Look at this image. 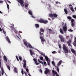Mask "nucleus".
<instances>
[{
	"label": "nucleus",
	"mask_w": 76,
	"mask_h": 76,
	"mask_svg": "<svg viewBox=\"0 0 76 76\" xmlns=\"http://www.w3.org/2000/svg\"><path fill=\"white\" fill-rule=\"evenodd\" d=\"M40 38L41 39V42L43 44H44V42L45 41V39L44 37H43V33L41 32H44V29L42 28H41L40 30Z\"/></svg>",
	"instance_id": "obj_1"
},
{
	"label": "nucleus",
	"mask_w": 76,
	"mask_h": 76,
	"mask_svg": "<svg viewBox=\"0 0 76 76\" xmlns=\"http://www.w3.org/2000/svg\"><path fill=\"white\" fill-rule=\"evenodd\" d=\"M39 53H40L41 55H42V56H44L45 57V58L46 60V61L48 62V65H49V66H50V59L47 56H45V54L42 52L41 51L39 50V51H38Z\"/></svg>",
	"instance_id": "obj_2"
},
{
	"label": "nucleus",
	"mask_w": 76,
	"mask_h": 76,
	"mask_svg": "<svg viewBox=\"0 0 76 76\" xmlns=\"http://www.w3.org/2000/svg\"><path fill=\"white\" fill-rule=\"evenodd\" d=\"M23 42H24V44L25 45V46L27 48L29 47V48H31L33 49L34 47L31 46V45L25 39L23 40Z\"/></svg>",
	"instance_id": "obj_3"
},
{
	"label": "nucleus",
	"mask_w": 76,
	"mask_h": 76,
	"mask_svg": "<svg viewBox=\"0 0 76 76\" xmlns=\"http://www.w3.org/2000/svg\"><path fill=\"white\" fill-rule=\"evenodd\" d=\"M63 48L64 50L65 53L67 54L69 53V50L67 49V47L66 46V45L65 44L63 45Z\"/></svg>",
	"instance_id": "obj_4"
},
{
	"label": "nucleus",
	"mask_w": 76,
	"mask_h": 76,
	"mask_svg": "<svg viewBox=\"0 0 76 76\" xmlns=\"http://www.w3.org/2000/svg\"><path fill=\"white\" fill-rule=\"evenodd\" d=\"M39 22H40V23H43L45 24L48 23V21L44 20L43 19H40L39 20Z\"/></svg>",
	"instance_id": "obj_5"
},
{
	"label": "nucleus",
	"mask_w": 76,
	"mask_h": 76,
	"mask_svg": "<svg viewBox=\"0 0 76 76\" xmlns=\"http://www.w3.org/2000/svg\"><path fill=\"white\" fill-rule=\"evenodd\" d=\"M18 1V2L20 3V5L22 7L24 6V4H23V0H16Z\"/></svg>",
	"instance_id": "obj_6"
},
{
	"label": "nucleus",
	"mask_w": 76,
	"mask_h": 76,
	"mask_svg": "<svg viewBox=\"0 0 76 76\" xmlns=\"http://www.w3.org/2000/svg\"><path fill=\"white\" fill-rule=\"evenodd\" d=\"M28 13L30 15H31V17L32 18H34V19L35 18V17L33 16V14L32 13V11L31 10H29L28 11Z\"/></svg>",
	"instance_id": "obj_7"
},
{
	"label": "nucleus",
	"mask_w": 76,
	"mask_h": 76,
	"mask_svg": "<svg viewBox=\"0 0 76 76\" xmlns=\"http://www.w3.org/2000/svg\"><path fill=\"white\" fill-rule=\"evenodd\" d=\"M49 16L51 18H53V17H54V18H57V17L58 16V15L56 14H54L53 15L52 14H50L49 15Z\"/></svg>",
	"instance_id": "obj_8"
},
{
	"label": "nucleus",
	"mask_w": 76,
	"mask_h": 76,
	"mask_svg": "<svg viewBox=\"0 0 76 76\" xmlns=\"http://www.w3.org/2000/svg\"><path fill=\"white\" fill-rule=\"evenodd\" d=\"M14 31L15 32V33H16V36H17V37L19 39H20V38H21V36H20V34H19L17 33V31H16V30H14Z\"/></svg>",
	"instance_id": "obj_9"
},
{
	"label": "nucleus",
	"mask_w": 76,
	"mask_h": 76,
	"mask_svg": "<svg viewBox=\"0 0 76 76\" xmlns=\"http://www.w3.org/2000/svg\"><path fill=\"white\" fill-rule=\"evenodd\" d=\"M66 23L65 24V26H63V29L64 31L65 32V33L66 34V31H67V28L66 25Z\"/></svg>",
	"instance_id": "obj_10"
},
{
	"label": "nucleus",
	"mask_w": 76,
	"mask_h": 76,
	"mask_svg": "<svg viewBox=\"0 0 76 76\" xmlns=\"http://www.w3.org/2000/svg\"><path fill=\"white\" fill-rule=\"evenodd\" d=\"M47 30L49 34H55L54 32H52V30L51 29L47 28Z\"/></svg>",
	"instance_id": "obj_11"
},
{
	"label": "nucleus",
	"mask_w": 76,
	"mask_h": 76,
	"mask_svg": "<svg viewBox=\"0 0 76 76\" xmlns=\"http://www.w3.org/2000/svg\"><path fill=\"white\" fill-rule=\"evenodd\" d=\"M59 38L61 39V41L62 42H64V39L63 38V37L62 35H59Z\"/></svg>",
	"instance_id": "obj_12"
},
{
	"label": "nucleus",
	"mask_w": 76,
	"mask_h": 76,
	"mask_svg": "<svg viewBox=\"0 0 76 76\" xmlns=\"http://www.w3.org/2000/svg\"><path fill=\"white\" fill-rule=\"evenodd\" d=\"M45 74H47L48 73H50V70L48 68H45Z\"/></svg>",
	"instance_id": "obj_13"
},
{
	"label": "nucleus",
	"mask_w": 76,
	"mask_h": 76,
	"mask_svg": "<svg viewBox=\"0 0 76 76\" xmlns=\"http://www.w3.org/2000/svg\"><path fill=\"white\" fill-rule=\"evenodd\" d=\"M52 72L53 73V74H54V75L55 74L56 76H59V75H58V74L57 72L53 70H52Z\"/></svg>",
	"instance_id": "obj_14"
},
{
	"label": "nucleus",
	"mask_w": 76,
	"mask_h": 76,
	"mask_svg": "<svg viewBox=\"0 0 76 76\" xmlns=\"http://www.w3.org/2000/svg\"><path fill=\"white\" fill-rule=\"evenodd\" d=\"M71 40H69L68 42H67V44H68V46L69 47H72V45L70 44V43H71Z\"/></svg>",
	"instance_id": "obj_15"
},
{
	"label": "nucleus",
	"mask_w": 76,
	"mask_h": 76,
	"mask_svg": "<svg viewBox=\"0 0 76 76\" xmlns=\"http://www.w3.org/2000/svg\"><path fill=\"white\" fill-rule=\"evenodd\" d=\"M23 62H24L23 64V67L24 68H26V60H23Z\"/></svg>",
	"instance_id": "obj_16"
},
{
	"label": "nucleus",
	"mask_w": 76,
	"mask_h": 76,
	"mask_svg": "<svg viewBox=\"0 0 76 76\" xmlns=\"http://www.w3.org/2000/svg\"><path fill=\"white\" fill-rule=\"evenodd\" d=\"M6 39L7 41V42H8V43H10L11 42H10V39H9V37H8V36H7L6 37Z\"/></svg>",
	"instance_id": "obj_17"
},
{
	"label": "nucleus",
	"mask_w": 76,
	"mask_h": 76,
	"mask_svg": "<svg viewBox=\"0 0 76 76\" xmlns=\"http://www.w3.org/2000/svg\"><path fill=\"white\" fill-rule=\"evenodd\" d=\"M69 6L70 7V9L72 11L74 12H75V10H74V9H73V7H72V5H69Z\"/></svg>",
	"instance_id": "obj_18"
},
{
	"label": "nucleus",
	"mask_w": 76,
	"mask_h": 76,
	"mask_svg": "<svg viewBox=\"0 0 76 76\" xmlns=\"http://www.w3.org/2000/svg\"><path fill=\"white\" fill-rule=\"evenodd\" d=\"M71 50L72 52L74 54H75V56H76V51H75V50H74L73 49H72V48L71 49Z\"/></svg>",
	"instance_id": "obj_19"
},
{
	"label": "nucleus",
	"mask_w": 76,
	"mask_h": 76,
	"mask_svg": "<svg viewBox=\"0 0 76 76\" xmlns=\"http://www.w3.org/2000/svg\"><path fill=\"white\" fill-rule=\"evenodd\" d=\"M34 61H35V63L36 65H38L39 64V63L37 62V60L35 58H34L33 59Z\"/></svg>",
	"instance_id": "obj_20"
},
{
	"label": "nucleus",
	"mask_w": 76,
	"mask_h": 76,
	"mask_svg": "<svg viewBox=\"0 0 76 76\" xmlns=\"http://www.w3.org/2000/svg\"><path fill=\"white\" fill-rule=\"evenodd\" d=\"M61 63H62V61L61 60H60L59 62L58 63L57 66L58 67L59 66L61 65Z\"/></svg>",
	"instance_id": "obj_21"
},
{
	"label": "nucleus",
	"mask_w": 76,
	"mask_h": 76,
	"mask_svg": "<svg viewBox=\"0 0 76 76\" xmlns=\"http://www.w3.org/2000/svg\"><path fill=\"white\" fill-rule=\"evenodd\" d=\"M74 21V20L72 19L71 20V22H72L71 25L72 26V27H73V26H74V23H73Z\"/></svg>",
	"instance_id": "obj_22"
},
{
	"label": "nucleus",
	"mask_w": 76,
	"mask_h": 76,
	"mask_svg": "<svg viewBox=\"0 0 76 76\" xmlns=\"http://www.w3.org/2000/svg\"><path fill=\"white\" fill-rule=\"evenodd\" d=\"M14 71L15 73H18V68L16 67H15L14 69Z\"/></svg>",
	"instance_id": "obj_23"
},
{
	"label": "nucleus",
	"mask_w": 76,
	"mask_h": 76,
	"mask_svg": "<svg viewBox=\"0 0 76 76\" xmlns=\"http://www.w3.org/2000/svg\"><path fill=\"white\" fill-rule=\"evenodd\" d=\"M3 58L4 60L5 61H6V62H7V57H6V56H4Z\"/></svg>",
	"instance_id": "obj_24"
},
{
	"label": "nucleus",
	"mask_w": 76,
	"mask_h": 76,
	"mask_svg": "<svg viewBox=\"0 0 76 76\" xmlns=\"http://www.w3.org/2000/svg\"><path fill=\"white\" fill-rule=\"evenodd\" d=\"M24 6L25 7H27L28 6V4L27 3V2H25L24 4Z\"/></svg>",
	"instance_id": "obj_25"
},
{
	"label": "nucleus",
	"mask_w": 76,
	"mask_h": 76,
	"mask_svg": "<svg viewBox=\"0 0 76 76\" xmlns=\"http://www.w3.org/2000/svg\"><path fill=\"white\" fill-rule=\"evenodd\" d=\"M1 74L2 75H3L4 74V70H3V67H1Z\"/></svg>",
	"instance_id": "obj_26"
},
{
	"label": "nucleus",
	"mask_w": 76,
	"mask_h": 76,
	"mask_svg": "<svg viewBox=\"0 0 76 76\" xmlns=\"http://www.w3.org/2000/svg\"><path fill=\"white\" fill-rule=\"evenodd\" d=\"M59 31L60 32H61V34H64V33L63 32V30L62 29H60Z\"/></svg>",
	"instance_id": "obj_27"
},
{
	"label": "nucleus",
	"mask_w": 76,
	"mask_h": 76,
	"mask_svg": "<svg viewBox=\"0 0 76 76\" xmlns=\"http://www.w3.org/2000/svg\"><path fill=\"white\" fill-rule=\"evenodd\" d=\"M35 26L36 28H38L39 27V25L38 24H35Z\"/></svg>",
	"instance_id": "obj_28"
},
{
	"label": "nucleus",
	"mask_w": 76,
	"mask_h": 76,
	"mask_svg": "<svg viewBox=\"0 0 76 76\" xmlns=\"http://www.w3.org/2000/svg\"><path fill=\"white\" fill-rule=\"evenodd\" d=\"M29 51L30 52L31 56H32V54H33V52H32V50H30Z\"/></svg>",
	"instance_id": "obj_29"
},
{
	"label": "nucleus",
	"mask_w": 76,
	"mask_h": 76,
	"mask_svg": "<svg viewBox=\"0 0 76 76\" xmlns=\"http://www.w3.org/2000/svg\"><path fill=\"white\" fill-rule=\"evenodd\" d=\"M64 11L65 12V14L66 15H67V13H68L67 12V11L66 9H64Z\"/></svg>",
	"instance_id": "obj_30"
},
{
	"label": "nucleus",
	"mask_w": 76,
	"mask_h": 76,
	"mask_svg": "<svg viewBox=\"0 0 76 76\" xmlns=\"http://www.w3.org/2000/svg\"><path fill=\"white\" fill-rule=\"evenodd\" d=\"M38 61H39V63H41L42 64H43V62L42 61H40V59H38Z\"/></svg>",
	"instance_id": "obj_31"
},
{
	"label": "nucleus",
	"mask_w": 76,
	"mask_h": 76,
	"mask_svg": "<svg viewBox=\"0 0 76 76\" xmlns=\"http://www.w3.org/2000/svg\"><path fill=\"white\" fill-rule=\"evenodd\" d=\"M7 66L8 69H9V70L10 71V66H9V65H7Z\"/></svg>",
	"instance_id": "obj_32"
},
{
	"label": "nucleus",
	"mask_w": 76,
	"mask_h": 76,
	"mask_svg": "<svg viewBox=\"0 0 76 76\" xmlns=\"http://www.w3.org/2000/svg\"><path fill=\"white\" fill-rule=\"evenodd\" d=\"M39 58H40V59L41 60H43V58H44L41 56H40Z\"/></svg>",
	"instance_id": "obj_33"
},
{
	"label": "nucleus",
	"mask_w": 76,
	"mask_h": 76,
	"mask_svg": "<svg viewBox=\"0 0 76 76\" xmlns=\"http://www.w3.org/2000/svg\"><path fill=\"white\" fill-rule=\"evenodd\" d=\"M2 28H4V25L3 24H2V25H1V23L0 24Z\"/></svg>",
	"instance_id": "obj_34"
},
{
	"label": "nucleus",
	"mask_w": 76,
	"mask_h": 76,
	"mask_svg": "<svg viewBox=\"0 0 76 76\" xmlns=\"http://www.w3.org/2000/svg\"><path fill=\"white\" fill-rule=\"evenodd\" d=\"M67 18L68 19H69V20H71V19H72V17L69 16L67 17Z\"/></svg>",
	"instance_id": "obj_35"
},
{
	"label": "nucleus",
	"mask_w": 76,
	"mask_h": 76,
	"mask_svg": "<svg viewBox=\"0 0 76 76\" xmlns=\"http://www.w3.org/2000/svg\"><path fill=\"white\" fill-rule=\"evenodd\" d=\"M21 73H22V75H24V73H23V69H22Z\"/></svg>",
	"instance_id": "obj_36"
},
{
	"label": "nucleus",
	"mask_w": 76,
	"mask_h": 76,
	"mask_svg": "<svg viewBox=\"0 0 76 76\" xmlns=\"http://www.w3.org/2000/svg\"><path fill=\"white\" fill-rule=\"evenodd\" d=\"M52 54H55V53L56 54V53H57V52L55 51H53V52H52Z\"/></svg>",
	"instance_id": "obj_37"
},
{
	"label": "nucleus",
	"mask_w": 76,
	"mask_h": 76,
	"mask_svg": "<svg viewBox=\"0 0 76 76\" xmlns=\"http://www.w3.org/2000/svg\"><path fill=\"white\" fill-rule=\"evenodd\" d=\"M52 64H53V66H55V63H54V61H52Z\"/></svg>",
	"instance_id": "obj_38"
},
{
	"label": "nucleus",
	"mask_w": 76,
	"mask_h": 76,
	"mask_svg": "<svg viewBox=\"0 0 76 76\" xmlns=\"http://www.w3.org/2000/svg\"><path fill=\"white\" fill-rule=\"evenodd\" d=\"M7 9L8 10H9V4H7Z\"/></svg>",
	"instance_id": "obj_39"
},
{
	"label": "nucleus",
	"mask_w": 76,
	"mask_h": 76,
	"mask_svg": "<svg viewBox=\"0 0 76 76\" xmlns=\"http://www.w3.org/2000/svg\"><path fill=\"white\" fill-rule=\"evenodd\" d=\"M2 31H3V32L4 33L5 35H6V31H5L3 29L2 30Z\"/></svg>",
	"instance_id": "obj_40"
},
{
	"label": "nucleus",
	"mask_w": 76,
	"mask_h": 76,
	"mask_svg": "<svg viewBox=\"0 0 76 76\" xmlns=\"http://www.w3.org/2000/svg\"><path fill=\"white\" fill-rule=\"evenodd\" d=\"M72 17H73V18H75V19L76 18V15H73Z\"/></svg>",
	"instance_id": "obj_41"
},
{
	"label": "nucleus",
	"mask_w": 76,
	"mask_h": 76,
	"mask_svg": "<svg viewBox=\"0 0 76 76\" xmlns=\"http://www.w3.org/2000/svg\"><path fill=\"white\" fill-rule=\"evenodd\" d=\"M68 31H69V32H73V30H72L71 29H69V30H68Z\"/></svg>",
	"instance_id": "obj_42"
},
{
	"label": "nucleus",
	"mask_w": 76,
	"mask_h": 76,
	"mask_svg": "<svg viewBox=\"0 0 76 76\" xmlns=\"http://www.w3.org/2000/svg\"><path fill=\"white\" fill-rule=\"evenodd\" d=\"M19 59L20 61H22V57L21 56L19 57Z\"/></svg>",
	"instance_id": "obj_43"
},
{
	"label": "nucleus",
	"mask_w": 76,
	"mask_h": 76,
	"mask_svg": "<svg viewBox=\"0 0 76 76\" xmlns=\"http://www.w3.org/2000/svg\"><path fill=\"white\" fill-rule=\"evenodd\" d=\"M39 71L40 73H42V70L40 69L39 70Z\"/></svg>",
	"instance_id": "obj_44"
},
{
	"label": "nucleus",
	"mask_w": 76,
	"mask_h": 76,
	"mask_svg": "<svg viewBox=\"0 0 76 76\" xmlns=\"http://www.w3.org/2000/svg\"><path fill=\"white\" fill-rule=\"evenodd\" d=\"M57 72H58L59 73V69L58 68H57Z\"/></svg>",
	"instance_id": "obj_45"
},
{
	"label": "nucleus",
	"mask_w": 76,
	"mask_h": 76,
	"mask_svg": "<svg viewBox=\"0 0 76 76\" xmlns=\"http://www.w3.org/2000/svg\"><path fill=\"white\" fill-rule=\"evenodd\" d=\"M7 2H8V3H9L10 4V3H11V2H10L8 0H7Z\"/></svg>",
	"instance_id": "obj_46"
},
{
	"label": "nucleus",
	"mask_w": 76,
	"mask_h": 76,
	"mask_svg": "<svg viewBox=\"0 0 76 76\" xmlns=\"http://www.w3.org/2000/svg\"><path fill=\"white\" fill-rule=\"evenodd\" d=\"M26 70L27 72H28V71H29V70H28V69L26 68Z\"/></svg>",
	"instance_id": "obj_47"
},
{
	"label": "nucleus",
	"mask_w": 76,
	"mask_h": 76,
	"mask_svg": "<svg viewBox=\"0 0 76 76\" xmlns=\"http://www.w3.org/2000/svg\"><path fill=\"white\" fill-rule=\"evenodd\" d=\"M34 49L36 50H37L38 52L39 51V50H38L37 49V48H34Z\"/></svg>",
	"instance_id": "obj_48"
},
{
	"label": "nucleus",
	"mask_w": 76,
	"mask_h": 76,
	"mask_svg": "<svg viewBox=\"0 0 76 76\" xmlns=\"http://www.w3.org/2000/svg\"><path fill=\"white\" fill-rule=\"evenodd\" d=\"M47 63L45 62H44V63H43V64H44V65H45V64H46Z\"/></svg>",
	"instance_id": "obj_49"
},
{
	"label": "nucleus",
	"mask_w": 76,
	"mask_h": 76,
	"mask_svg": "<svg viewBox=\"0 0 76 76\" xmlns=\"http://www.w3.org/2000/svg\"><path fill=\"white\" fill-rule=\"evenodd\" d=\"M16 58L18 61H19V59H18V57L17 56H16Z\"/></svg>",
	"instance_id": "obj_50"
},
{
	"label": "nucleus",
	"mask_w": 76,
	"mask_h": 76,
	"mask_svg": "<svg viewBox=\"0 0 76 76\" xmlns=\"http://www.w3.org/2000/svg\"><path fill=\"white\" fill-rule=\"evenodd\" d=\"M3 1L0 0V3H3Z\"/></svg>",
	"instance_id": "obj_51"
},
{
	"label": "nucleus",
	"mask_w": 76,
	"mask_h": 76,
	"mask_svg": "<svg viewBox=\"0 0 76 76\" xmlns=\"http://www.w3.org/2000/svg\"><path fill=\"white\" fill-rule=\"evenodd\" d=\"M0 31L1 32V31H2V29H1V28H0Z\"/></svg>",
	"instance_id": "obj_52"
},
{
	"label": "nucleus",
	"mask_w": 76,
	"mask_h": 76,
	"mask_svg": "<svg viewBox=\"0 0 76 76\" xmlns=\"http://www.w3.org/2000/svg\"><path fill=\"white\" fill-rule=\"evenodd\" d=\"M59 48H61V45H59Z\"/></svg>",
	"instance_id": "obj_53"
},
{
	"label": "nucleus",
	"mask_w": 76,
	"mask_h": 76,
	"mask_svg": "<svg viewBox=\"0 0 76 76\" xmlns=\"http://www.w3.org/2000/svg\"><path fill=\"white\" fill-rule=\"evenodd\" d=\"M41 2L42 3H45V2H43V1H41Z\"/></svg>",
	"instance_id": "obj_54"
},
{
	"label": "nucleus",
	"mask_w": 76,
	"mask_h": 76,
	"mask_svg": "<svg viewBox=\"0 0 76 76\" xmlns=\"http://www.w3.org/2000/svg\"><path fill=\"white\" fill-rule=\"evenodd\" d=\"M48 6L49 7V8H50L51 7V6L50 4H48Z\"/></svg>",
	"instance_id": "obj_55"
},
{
	"label": "nucleus",
	"mask_w": 76,
	"mask_h": 76,
	"mask_svg": "<svg viewBox=\"0 0 76 76\" xmlns=\"http://www.w3.org/2000/svg\"><path fill=\"white\" fill-rule=\"evenodd\" d=\"M71 38H72L73 37V36L72 35H71Z\"/></svg>",
	"instance_id": "obj_56"
},
{
	"label": "nucleus",
	"mask_w": 76,
	"mask_h": 76,
	"mask_svg": "<svg viewBox=\"0 0 76 76\" xmlns=\"http://www.w3.org/2000/svg\"><path fill=\"white\" fill-rule=\"evenodd\" d=\"M56 4H58V1H56Z\"/></svg>",
	"instance_id": "obj_57"
},
{
	"label": "nucleus",
	"mask_w": 76,
	"mask_h": 76,
	"mask_svg": "<svg viewBox=\"0 0 76 76\" xmlns=\"http://www.w3.org/2000/svg\"><path fill=\"white\" fill-rule=\"evenodd\" d=\"M0 13H3V12H2L0 10Z\"/></svg>",
	"instance_id": "obj_58"
},
{
	"label": "nucleus",
	"mask_w": 76,
	"mask_h": 76,
	"mask_svg": "<svg viewBox=\"0 0 76 76\" xmlns=\"http://www.w3.org/2000/svg\"><path fill=\"white\" fill-rule=\"evenodd\" d=\"M28 76H31V75H30V74H28Z\"/></svg>",
	"instance_id": "obj_59"
},
{
	"label": "nucleus",
	"mask_w": 76,
	"mask_h": 76,
	"mask_svg": "<svg viewBox=\"0 0 76 76\" xmlns=\"http://www.w3.org/2000/svg\"><path fill=\"white\" fill-rule=\"evenodd\" d=\"M19 32L20 33H22V32L20 31H19Z\"/></svg>",
	"instance_id": "obj_60"
},
{
	"label": "nucleus",
	"mask_w": 76,
	"mask_h": 76,
	"mask_svg": "<svg viewBox=\"0 0 76 76\" xmlns=\"http://www.w3.org/2000/svg\"><path fill=\"white\" fill-rule=\"evenodd\" d=\"M24 74H25V75H27L26 73V72H24Z\"/></svg>",
	"instance_id": "obj_61"
},
{
	"label": "nucleus",
	"mask_w": 76,
	"mask_h": 76,
	"mask_svg": "<svg viewBox=\"0 0 76 76\" xmlns=\"http://www.w3.org/2000/svg\"><path fill=\"white\" fill-rule=\"evenodd\" d=\"M59 53H60L61 52L60 51H59L58 52Z\"/></svg>",
	"instance_id": "obj_62"
},
{
	"label": "nucleus",
	"mask_w": 76,
	"mask_h": 76,
	"mask_svg": "<svg viewBox=\"0 0 76 76\" xmlns=\"http://www.w3.org/2000/svg\"><path fill=\"white\" fill-rule=\"evenodd\" d=\"M12 30H14V28H13H13H12Z\"/></svg>",
	"instance_id": "obj_63"
},
{
	"label": "nucleus",
	"mask_w": 76,
	"mask_h": 76,
	"mask_svg": "<svg viewBox=\"0 0 76 76\" xmlns=\"http://www.w3.org/2000/svg\"><path fill=\"white\" fill-rule=\"evenodd\" d=\"M6 15L5 14V15H4V16H5Z\"/></svg>",
	"instance_id": "obj_64"
}]
</instances>
